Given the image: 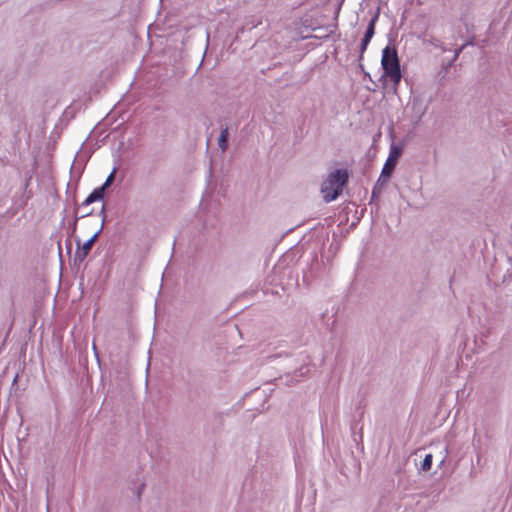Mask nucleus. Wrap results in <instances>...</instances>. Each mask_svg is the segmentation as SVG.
I'll return each mask as SVG.
<instances>
[{
    "instance_id": "obj_1",
    "label": "nucleus",
    "mask_w": 512,
    "mask_h": 512,
    "mask_svg": "<svg viewBox=\"0 0 512 512\" xmlns=\"http://www.w3.org/2000/svg\"><path fill=\"white\" fill-rule=\"evenodd\" d=\"M348 181V173L344 169H336L331 172L321 185V193L326 203L338 198L342 193L343 186Z\"/></svg>"
},
{
    "instance_id": "obj_2",
    "label": "nucleus",
    "mask_w": 512,
    "mask_h": 512,
    "mask_svg": "<svg viewBox=\"0 0 512 512\" xmlns=\"http://www.w3.org/2000/svg\"><path fill=\"white\" fill-rule=\"evenodd\" d=\"M381 65L384 74L397 86L402 78L400 61L394 47L386 46L382 50Z\"/></svg>"
},
{
    "instance_id": "obj_3",
    "label": "nucleus",
    "mask_w": 512,
    "mask_h": 512,
    "mask_svg": "<svg viewBox=\"0 0 512 512\" xmlns=\"http://www.w3.org/2000/svg\"><path fill=\"white\" fill-rule=\"evenodd\" d=\"M401 154H402V148L400 146L392 144L390 147L388 158L386 159V162L382 168V171H381V174H380V177H379L377 183H381V182L385 183L386 181H388V179L391 177V175L396 167L397 161H398L399 157L401 156Z\"/></svg>"
},
{
    "instance_id": "obj_4",
    "label": "nucleus",
    "mask_w": 512,
    "mask_h": 512,
    "mask_svg": "<svg viewBox=\"0 0 512 512\" xmlns=\"http://www.w3.org/2000/svg\"><path fill=\"white\" fill-rule=\"evenodd\" d=\"M100 214L102 215V224H101V227L100 229L95 232L84 244L81 248H78V250L76 251V255H75V258L77 260H79L80 262H82L89 254V252L91 251L92 249V246L94 245V243L96 242L99 234L101 233L102 229H103V225H104V222H105V205L102 206V209L100 211Z\"/></svg>"
},
{
    "instance_id": "obj_5",
    "label": "nucleus",
    "mask_w": 512,
    "mask_h": 512,
    "mask_svg": "<svg viewBox=\"0 0 512 512\" xmlns=\"http://www.w3.org/2000/svg\"><path fill=\"white\" fill-rule=\"evenodd\" d=\"M379 15H380V8L378 7L376 12L370 19L369 24L366 29V32L364 34V37L362 38L361 45H360V55H359L360 60L363 58L364 52L366 51L371 39L373 38V36L375 34V25L379 19Z\"/></svg>"
},
{
    "instance_id": "obj_6",
    "label": "nucleus",
    "mask_w": 512,
    "mask_h": 512,
    "mask_svg": "<svg viewBox=\"0 0 512 512\" xmlns=\"http://www.w3.org/2000/svg\"><path fill=\"white\" fill-rule=\"evenodd\" d=\"M103 197L104 193L102 192V189L96 188L88 195V197L82 203V206H88L95 201L103 199Z\"/></svg>"
},
{
    "instance_id": "obj_7",
    "label": "nucleus",
    "mask_w": 512,
    "mask_h": 512,
    "mask_svg": "<svg viewBox=\"0 0 512 512\" xmlns=\"http://www.w3.org/2000/svg\"><path fill=\"white\" fill-rule=\"evenodd\" d=\"M228 137H229V129L228 127H222L221 128V132H220V136L218 138V146L219 148L222 150V151H225L227 149V141H228Z\"/></svg>"
},
{
    "instance_id": "obj_8",
    "label": "nucleus",
    "mask_w": 512,
    "mask_h": 512,
    "mask_svg": "<svg viewBox=\"0 0 512 512\" xmlns=\"http://www.w3.org/2000/svg\"><path fill=\"white\" fill-rule=\"evenodd\" d=\"M432 460H433L432 454H427L421 463V469L423 471H429L432 466Z\"/></svg>"
},
{
    "instance_id": "obj_9",
    "label": "nucleus",
    "mask_w": 512,
    "mask_h": 512,
    "mask_svg": "<svg viewBox=\"0 0 512 512\" xmlns=\"http://www.w3.org/2000/svg\"><path fill=\"white\" fill-rule=\"evenodd\" d=\"M308 372V369L306 367H301L300 369L296 370L293 375H287L288 378H292L294 381H299L300 378L304 377V375Z\"/></svg>"
},
{
    "instance_id": "obj_10",
    "label": "nucleus",
    "mask_w": 512,
    "mask_h": 512,
    "mask_svg": "<svg viewBox=\"0 0 512 512\" xmlns=\"http://www.w3.org/2000/svg\"><path fill=\"white\" fill-rule=\"evenodd\" d=\"M115 178V169L108 175L105 182L102 184V186L98 187L99 189H102V192L105 193V190L112 184Z\"/></svg>"
},
{
    "instance_id": "obj_11",
    "label": "nucleus",
    "mask_w": 512,
    "mask_h": 512,
    "mask_svg": "<svg viewBox=\"0 0 512 512\" xmlns=\"http://www.w3.org/2000/svg\"><path fill=\"white\" fill-rule=\"evenodd\" d=\"M90 214H91V212H86V213H82L81 215H78V210H77L76 213H75V217H74L73 223H72V231L74 232L76 230L77 222H78V220L80 218L87 217Z\"/></svg>"
},
{
    "instance_id": "obj_12",
    "label": "nucleus",
    "mask_w": 512,
    "mask_h": 512,
    "mask_svg": "<svg viewBox=\"0 0 512 512\" xmlns=\"http://www.w3.org/2000/svg\"><path fill=\"white\" fill-rule=\"evenodd\" d=\"M471 44H472V42H467V43H464L462 46H460L458 49H456L454 57L452 58V62H455L457 60V58L459 57L460 53L464 50V48Z\"/></svg>"
},
{
    "instance_id": "obj_13",
    "label": "nucleus",
    "mask_w": 512,
    "mask_h": 512,
    "mask_svg": "<svg viewBox=\"0 0 512 512\" xmlns=\"http://www.w3.org/2000/svg\"><path fill=\"white\" fill-rule=\"evenodd\" d=\"M431 44H433L435 47H438L440 48L441 50L443 51H446V48L443 46V44L441 42H439L437 39L435 38H431L430 40H428Z\"/></svg>"
},
{
    "instance_id": "obj_14",
    "label": "nucleus",
    "mask_w": 512,
    "mask_h": 512,
    "mask_svg": "<svg viewBox=\"0 0 512 512\" xmlns=\"http://www.w3.org/2000/svg\"><path fill=\"white\" fill-rule=\"evenodd\" d=\"M379 184H380V183H377V184L374 186V188H373V190H372V198L377 197V196H378V194L380 193V191L378 190V185H379Z\"/></svg>"
},
{
    "instance_id": "obj_15",
    "label": "nucleus",
    "mask_w": 512,
    "mask_h": 512,
    "mask_svg": "<svg viewBox=\"0 0 512 512\" xmlns=\"http://www.w3.org/2000/svg\"><path fill=\"white\" fill-rule=\"evenodd\" d=\"M17 211H18L17 209H15V210L9 209V210H7L6 213L9 215V217H13L17 213Z\"/></svg>"
},
{
    "instance_id": "obj_16",
    "label": "nucleus",
    "mask_w": 512,
    "mask_h": 512,
    "mask_svg": "<svg viewBox=\"0 0 512 512\" xmlns=\"http://www.w3.org/2000/svg\"><path fill=\"white\" fill-rule=\"evenodd\" d=\"M424 112H425V111L423 110V111L420 113V115H419V117H418V119H419V120L421 119L422 115H424Z\"/></svg>"
},
{
    "instance_id": "obj_17",
    "label": "nucleus",
    "mask_w": 512,
    "mask_h": 512,
    "mask_svg": "<svg viewBox=\"0 0 512 512\" xmlns=\"http://www.w3.org/2000/svg\"><path fill=\"white\" fill-rule=\"evenodd\" d=\"M454 62H452V60H449V63H448V66H452Z\"/></svg>"
},
{
    "instance_id": "obj_18",
    "label": "nucleus",
    "mask_w": 512,
    "mask_h": 512,
    "mask_svg": "<svg viewBox=\"0 0 512 512\" xmlns=\"http://www.w3.org/2000/svg\"><path fill=\"white\" fill-rule=\"evenodd\" d=\"M343 2H344V0H341V3H340V5H339V7H341V5H342V3H343Z\"/></svg>"
}]
</instances>
